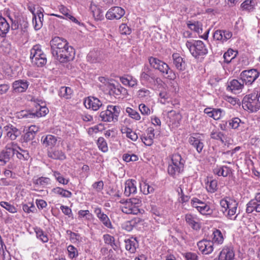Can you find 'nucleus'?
<instances>
[{"label": "nucleus", "mask_w": 260, "mask_h": 260, "mask_svg": "<svg viewBox=\"0 0 260 260\" xmlns=\"http://www.w3.org/2000/svg\"><path fill=\"white\" fill-rule=\"evenodd\" d=\"M199 249L203 254H209L213 251V242L211 240H202L198 243Z\"/></svg>", "instance_id": "obj_20"}, {"label": "nucleus", "mask_w": 260, "mask_h": 260, "mask_svg": "<svg viewBox=\"0 0 260 260\" xmlns=\"http://www.w3.org/2000/svg\"><path fill=\"white\" fill-rule=\"evenodd\" d=\"M121 132L125 134L126 137L133 141H136L138 139V136L136 133L132 130V128L124 126L121 128Z\"/></svg>", "instance_id": "obj_36"}, {"label": "nucleus", "mask_w": 260, "mask_h": 260, "mask_svg": "<svg viewBox=\"0 0 260 260\" xmlns=\"http://www.w3.org/2000/svg\"><path fill=\"white\" fill-rule=\"evenodd\" d=\"M29 83L25 80L19 79L14 81L12 84V91L14 93L25 92L28 88Z\"/></svg>", "instance_id": "obj_22"}, {"label": "nucleus", "mask_w": 260, "mask_h": 260, "mask_svg": "<svg viewBox=\"0 0 260 260\" xmlns=\"http://www.w3.org/2000/svg\"><path fill=\"white\" fill-rule=\"evenodd\" d=\"M173 123L178 124L181 119V115L174 111H170L169 115Z\"/></svg>", "instance_id": "obj_52"}, {"label": "nucleus", "mask_w": 260, "mask_h": 260, "mask_svg": "<svg viewBox=\"0 0 260 260\" xmlns=\"http://www.w3.org/2000/svg\"><path fill=\"white\" fill-rule=\"evenodd\" d=\"M16 117L19 119L30 120L35 118L34 113L30 110H21L16 113Z\"/></svg>", "instance_id": "obj_37"}, {"label": "nucleus", "mask_w": 260, "mask_h": 260, "mask_svg": "<svg viewBox=\"0 0 260 260\" xmlns=\"http://www.w3.org/2000/svg\"><path fill=\"white\" fill-rule=\"evenodd\" d=\"M120 208L121 211L127 214L137 215L140 213V207L142 201L140 198H134L120 201Z\"/></svg>", "instance_id": "obj_3"}, {"label": "nucleus", "mask_w": 260, "mask_h": 260, "mask_svg": "<svg viewBox=\"0 0 260 260\" xmlns=\"http://www.w3.org/2000/svg\"><path fill=\"white\" fill-rule=\"evenodd\" d=\"M232 35V32L229 30L218 29L214 31L213 38L215 40L224 43L231 39Z\"/></svg>", "instance_id": "obj_26"}, {"label": "nucleus", "mask_w": 260, "mask_h": 260, "mask_svg": "<svg viewBox=\"0 0 260 260\" xmlns=\"http://www.w3.org/2000/svg\"><path fill=\"white\" fill-rule=\"evenodd\" d=\"M35 230L38 239L40 240L43 243H47L48 241L49 238L47 235L45 234L42 229L37 228L35 229Z\"/></svg>", "instance_id": "obj_45"}, {"label": "nucleus", "mask_w": 260, "mask_h": 260, "mask_svg": "<svg viewBox=\"0 0 260 260\" xmlns=\"http://www.w3.org/2000/svg\"><path fill=\"white\" fill-rule=\"evenodd\" d=\"M151 213L154 216V219L161 223L165 221L167 217V211L161 208L153 207L151 209Z\"/></svg>", "instance_id": "obj_25"}, {"label": "nucleus", "mask_w": 260, "mask_h": 260, "mask_svg": "<svg viewBox=\"0 0 260 260\" xmlns=\"http://www.w3.org/2000/svg\"><path fill=\"white\" fill-rule=\"evenodd\" d=\"M126 112L128 114L129 117L136 120H139L141 118L139 113L131 108H126Z\"/></svg>", "instance_id": "obj_54"}, {"label": "nucleus", "mask_w": 260, "mask_h": 260, "mask_svg": "<svg viewBox=\"0 0 260 260\" xmlns=\"http://www.w3.org/2000/svg\"><path fill=\"white\" fill-rule=\"evenodd\" d=\"M53 175L55 177V179L60 184L67 185L69 182V179L64 178L58 171H53Z\"/></svg>", "instance_id": "obj_47"}, {"label": "nucleus", "mask_w": 260, "mask_h": 260, "mask_svg": "<svg viewBox=\"0 0 260 260\" xmlns=\"http://www.w3.org/2000/svg\"><path fill=\"white\" fill-rule=\"evenodd\" d=\"M140 80L141 82L147 83H158L161 81V79L156 77L147 66H145L142 69L140 75Z\"/></svg>", "instance_id": "obj_9"}, {"label": "nucleus", "mask_w": 260, "mask_h": 260, "mask_svg": "<svg viewBox=\"0 0 260 260\" xmlns=\"http://www.w3.org/2000/svg\"><path fill=\"white\" fill-rule=\"evenodd\" d=\"M10 26L7 20L2 16L0 17V36L5 37L9 31Z\"/></svg>", "instance_id": "obj_34"}, {"label": "nucleus", "mask_w": 260, "mask_h": 260, "mask_svg": "<svg viewBox=\"0 0 260 260\" xmlns=\"http://www.w3.org/2000/svg\"><path fill=\"white\" fill-rule=\"evenodd\" d=\"M98 218L106 228L110 229H113L112 224L108 216L104 213L100 216Z\"/></svg>", "instance_id": "obj_46"}, {"label": "nucleus", "mask_w": 260, "mask_h": 260, "mask_svg": "<svg viewBox=\"0 0 260 260\" xmlns=\"http://www.w3.org/2000/svg\"><path fill=\"white\" fill-rule=\"evenodd\" d=\"M6 137L11 141L15 140L21 134V131L15 125L8 123L3 127Z\"/></svg>", "instance_id": "obj_15"}, {"label": "nucleus", "mask_w": 260, "mask_h": 260, "mask_svg": "<svg viewBox=\"0 0 260 260\" xmlns=\"http://www.w3.org/2000/svg\"><path fill=\"white\" fill-rule=\"evenodd\" d=\"M97 145L99 148L104 152H106L108 150V147L106 141L103 137L99 138L97 141Z\"/></svg>", "instance_id": "obj_51"}, {"label": "nucleus", "mask_w": 260, "mask_h": 260, "mask_svg": "<svg viewBox=\"0 0 260 260\" xmlns=\"http://www.w3.org/2000/svg\"><path fill=\"white\" fill-rule=\"evenodd\" d=\"M217 188V181L216 180H212L206 184V189L209 192L214 193Z\"/></svg>", "instance_id": "obj_48"}, {"label": "nucleus", "mask_w": 260, "mask_h": 260, "mask_svg": "<svg viewBox=\"0 0 260 260\" xmlns=\"http://www.w3.org/2000/svg\"><path fill=\"white\" fill-rule=\"evenodd\" d=\"M185 219L186 223L193 230H198L200 229V219L196 215L187 214L185 215Z\"/></svg>", "instance_id": "obj_27"}, {"label": "nucleus", "mask_w": 260, "mask_h": 260, "mask_svg": "<svg viewBox=\"0 0 260 260\" xmlns=\"http://www.w3.org/2000/svg\"><path fill=\"white\" fill-rule=\"evenodd\" d=\"M173 64L176 69L180 71L185 69V63L183 58L178 53H174L172 55Z\"/></svg>", "instance_id": "obj_32"}, {"label": "nucleus", "mask_w": 260, "mask_h": 260, "mask_svg": "<svg viewBox=\"0 0 260 260\" xmlns=\"http://www.w3.org/2000/svg\"><path fill=\"white\" fill-rule=\"evenodd\" d=\"M124 242L126 250L131 253H135L139 246L138 242L136 239L133 238L125 239Z\"/></svg>", "instance_id": "obj_31"}, {"label": "nucleus", "mask_w": 260, "mask_h": 260, "mask_svg": "<svg viewBox=\"0 0 260 260\" xmlns=\"http://www.w3.org/2000/svg\"><path fill=\"white\" fill-rule=\"evenodd\" d=\"M253 2L251 0H245L243 3H242L241 6L243 10H251L253 7L252 5V3Z\"/></svg>", "instance_id": "obj_63"}, {"label": "nucleus", "mask_w": 260, "mask_h": 260, "mask_svg": "<svg viewBox=\"0 0 260 260\" xmlns=\"http://www.w3.org/2000/svg\"><path fill=\"white\" fill-rule=\"evenodd\" d=\"M253 212L260 213V192L256 193L246 204V212L250 214Z\"/></svg>", "instance_id": "obj_14"}, {"label": "nucleus", "mask_w": 260, "mask_h": 260, "mask_svg": "<svg viewBox=\"0 0 260 260\" xmlns=\"http://www.w3.org/2000/svg\"><path fill=\"white\" fill-rule=\"evenodd\" d=\"M186 46L192 56L195 57L204 55L208 53V50L205 45L200 40L187 41L186 43Z\"/></svg>", "instance_id": "obj_7"}, {"label": "nucleus", "mask_w": 260, "mask_h": 260, "mask_svg": "<svg viewBox=\"0 0 260 260\" xmlns=\"http://www.w3.org/2000/svg\"><path fill=\"white\" fill-rule=\"evenodd\" d=\"M139 109L142 115H148L151 113L149 108L144 104H141L139 106Z\"/></svg>", "instance_id": "obj_64"}, {"label": "nucleus", "mask_w": 260, "mask_h": 260, "mask_svg": "<svg viewBox=\"0 0 260 260\" xmlns=\"http://www.w3.org/2000/svg\"><path fill=\"white\" fill-rule=\"evenodd\" d=\"M211 138L215 140H220L222 143L224 142L223 139L224 135L220 132L213 131L211 133Z\"/></svg>", "instance_id": "obj_59"}, {"label": "nucleus", "mask_w": 260, "mask_h": 260, "mask_svg": "<svg viewBox=\"0 0 260 260\" xmlns=\"http://www.w3.org/2000/svg\"><path fill=\"white\" fill-rule=\"evenodd\" d=\"M30 58L32 63L38 67H43L47 62L46 55L44 53L39 44L34 45L31 49Z\"/></svg>", "instance_id": "obj_6"}, {"label": "nucleus", "mask_w": 260, "mask_h": 260, "mask_svg": "<svg viewBox=\"0 0 260 260\" xmlns=\"http://www.w3.org/2000/svg\"><path fill=\"white\" fill-rule=\"evenodd\" d=\"M218 260H236L235 254L232 246H225L220 251Z\"/></svg>", "instance_id": "obj_19"}, {"label": "nucleus", "mask_w": 260, "mask_h": 260, "mask_svg": "<svg viewBox=\"0 0 260 260\" xmlns=\"http://www.w3.org/2000/svg\"><path fill=\"white\" fill-rule=\"evenodd\" d=\"M72 93V90L69 87H61L59 89V95L61 97H63L66 99H69L71 98V95Z\"/></svg>", "instance_id": "obj_44"}, {"label": "nucleus", "mask_w": 260, "mask_h": 260, "mask_svg": "<svg viewBox=\"0 0 260 260\" xmlns=\"http://www.w3.org/2000/svg\"><path fill=\"white\" fill-rule=\"evenodd\" d=\"M188 26L191 30H192L198 33L202 32V29L201 27L200 24L198 22H194L192 23H188Z\"/></svg>", "instance_id": "obj_60"}, {"label": "nucleus", "mask_w": 260, "mask_h": 260, "mask_svg": "<svg viewBox=\"0 0 260 260\" xmlns=\"http://www.w3.org/2000/svg\"><path fill=\"white\" fill-rule=\"evenodd\" d=\"M154 129L152 127H148L146 131V134L143 135L141 139L142 141L147 146H151L153 143V139L154 138Z\"/></svg>", "instance_id": "obj_28"}, {"label": "nucleus", "mask_w": 260, "mask_h": 260, "mask_svg": "<svg viewBox=\"0 0 260 260\" xmlns=\"http://www.w3.org/2000/svg\"><path fill=\"white\" fill-rule=\"evenodd\" d=\"M204 136L203 134H193L189 138V143L197 151L201 153L204 148Z\"/></svg>", "instance_id": "obj_12"}, {"label": "nucleus", "mask_w": 260, "mask_h": 260, "mask_svg": "<svg viewBox=\"0 0 260 260\" xmlns=\"http://www.w3.org/2000/svg\"><path fill=\"white\" fill-rule=\"evenodd\" d=\"M50 45L52 55L57 53L59 50L67 48L69 46L67 40L58 37H55L51 40Z\"/></svg>", "instance_id": "obj_13"}, {"label": "nucleus", "mask_w": 260, "mask_h": 260, "mask_svg": "<svg viewBox=\"0 0 260 260\" xmlns=\"http://www.w3.org/2000/svg\"><path fill=\"white\" fill-rule=\"evenodd\" d=\"M220 205L222 208V212L228 218L233 220L236 219L237 214L235 215L238 203L235 199L230 197H225L220 200Z\"/></svg>", "instance_id": "obj_4"}, {"label": "nucleus", "mask_w": 260, "mask_h": 260, "mask_svg": "<svg viewBox=\"0 0 260 260\" xmlns=\"http://www.w3.org/2000/svg\"><path fill=\"white\" fill-rule=\"evenodd\" d=\"M52 191L54 193L59 195L63 198H69L72 196V193L71 191L59 187H56L53 188Z\"/></svg>", "instance_id": "obj_40"}, {"label": "nucleus", "mask_w": 260, "mask_h": 260, "mask_svg": "<svg viewBox=\"0 0 260 260\" xmlns=\"http://www.w3.org/2000/svg\"><path fill=\"white\" fill-rule=\"evenodd\" d=\"M41 141L44 146L52 148L55 145L57 138L52 135H47L42 137Z\"/></svg>", "instance_id": "obj_33"}, {"label": "nucleus", "mask_w": 260, "mask_h": 260, "mask_svg": "<svg viewBox=\"0 0 260 260\" xmlns=\"http://www.w3.org/2000/svg\"><path fill=\"white\" fill-rule=\"evenodd\" d=\"M213 237L211 241L213 242V244H222L224 241V237L221 232L219 230H216L213 233Z\"/></svg>", "instance_id": "obj_39"}, {"label": "nucleus", "mask_w": 260, "mask_h": 260, "mask_svg": "<svg viewBox=\"0 0 260 260\" xmlns=\"http://www.w3.org/2000/svg\"><path fill=\"white\" fill-rule=\"evenodd\" d=\"M103 239L105 244L110 245L113 248L117 247L115 243V238L114 237L109 234H105L103 236Z\"/></svg>", "instance_id": "obj_53"}, {"label": "nucleus", "mask_w": 260, "mask_h": 260, "mask_svg": "<svg viewBox=\"0 0 260 260\" xmlns=\"http://www.w3.org/2000/svg\"><path fill=\"white\" fill-rule=\"evenodd\" d=\"M231 172V168L227 166L217 167L213 169V173L218 176L225 177L228 176Z\"/></svg>", "instance_id": "obj_35"}, {"label": "nucleus", "mask_w": 260, "mask_h": 260, "mask_svg": "<svg viewBox=\"0 0 260 260\" xmlns=\"http://www.w3.org/2000/svg\"><path fill=\"white\" fill-rule=\"evenodd\" d=\"M244 83L242 81L240 82L237 79H232L228 82L226 90L235 93H239L244 88Z\"/></svg>", "instance_id": "obj_24"}, {"label": "nucleus", "mask_w": 260, "mask_h": 260, "mask_svg": "<svg viewBox=\"0 0 260 260\" xmlns=\"http://www.w3.org/2000/svg\"><path fill=\"white\" fill-rule=\"evenodd\" d=\"M84 104L86 108L96 111L102 107V103L96 98L89 96L84 100Z\"/></svg>", "instance_id": "obj_23"}, {"label": "nucleus", "mask_w": 260, "mask_h": 260, "mask_svg": "<svg viewBox=\"0 0 260 260\" xmlns=\"http://www.w3.org/2000/svg\"><path fill=\"white\" fill-rule=\"evenodd\" d=\"M150 91L144 88H141L137 91V95L140 99L150 97Z\"/></svg>", "instance_id": "obj_57"}, {"label": "nucleus", "mask_w": 260, "mask_h": 260, "mask_svg": "<svg viewBox=\"0 0 260 260\" xmlns=\"http://www.w3.org/2000/svg\"><path fill=\"white\" fill-rule=\"evenodd\" d=\"M198 211L203 215H209L212 212L210 206L206 203L204 204V205L201 206V208H199Z\"/></svg>", "instance_id": "obj_56"}, {"label": "nucleus", "mask_w": 260, "mask_h": 260, "mask_svg": "<svg viewBox=\"0 0 260 260\" xmlns=\"http://www.w3.org/2000/svg\"><path fill=\"white\" fill-rule=\"evenodd\" d=\"M17 157L20 160H28L30 156L28 151L18 147V150L15 149V153Z\"/></svg>", "instance_id": "obj_38"}, {"label": "nucleus", "mask_w": 260, "mask_h": 260, "mask_svg": "<svg viewBox=\"0 0 260 260\" xmlns=\"http://www.w3.org/2000/svg\"><path fill=\"white\" fill-rule=\"evenodd\" d=\"M32 182L37 191L42 190V189L51 184V179L48 177L34 176Z\"/></svg>", "instance_id": "obj_16"}, {"label": "nucleus", "mask_w": 260, "mask_h": 260, "mask_svg": "<svg viewBox=\"0 0 260 260\" xmlns=\"http://www.w3.org/2000/svg\"><path fill=\"white\" fill-rule=\"evenodd\" d=\"M242 107L251 112L257 111L260 109V91L246 94L243 99Z\"/></svg>", "instance_id": "obj_1"}, {"label": "nucleus", "mask_w": 260, "mask_h": 260, "mask_svg": "<svg viewBox=\"0 0 260 260\" xmlns=\"http://www.w3.org/2000/svg\"><path fill=\"white\" fill-rule=\"evenodd\" d=\"M49 112L48 109L45 106L38 105L36 107V111L34 112L35 115V118L45 116Z\"/></svg>", "instance_id": "obj_43"}, {"label": "nucleus", "mask_w": 260, "mask_h": 260, "mask_svg": "<svg viewBox=\"0 0 260 260\" xmlns=\"http://www.w3.org/2000/svg\"><path fill=\"white\" fill-rule=\"evenodd\" d=\"M137 192L136 181L135 180H127L125 182L124 193L125 196L129 197Z\"/></svg>", "instance_id": "obj_30"}, {"label": "nucleus", "mask_w": 260, "mask_h": 260, "mask_svg": "<svg viewBox=\"0 0 260 260\" xmlns=\"http://www.w3.org/2000/svg\"><path fill=\"white\" fill-rule=\"evenodd\" d=\"M185 160L179 153L172 155L171 161L168 167V173L173 178H176L184 170Z\"/></svg>", "instance_id": "obj_2"}, {"label": "nucleus", "mask_w": 260, "mask_h": 260, "mask_svg": "<svg viewBox=\"0 0 260 260\" xmlns=\"http://www.w3.org/2000/svg\"><path fill=\"white\" fill-rule=\"evenodd\" d=\"M140 188L141 191L145 194L152 193L154 191L153 187L145 182L141 185Z\"/></svg>", "instance_id": "obj_55"}, {"label": "nucleus", "mask_w": 260, "mask_h": 260, "mask_svg": "<svg viewBox=\"0 0 260 260\" xmlns=\"http://www.w3.org/2000/svg\"><path fill=\"white\" fill-rule=\"evenodd\" d=\"M111 93L115 94L116 95H119L120 94H125L127 93V90L126 88L121 86L120 85H113L111 86L110 90Z\"/></svg>", "instance_id": "obj_41"}, {"label": "nucleus", "mask_w": 260, "mask_h": 260, "mask_svg": "<svg viewBox=\"0 0 260 260\" xmlns=\"http://www.w3.org/2000/svg\"><path fill=\"white\" fill-rule=\"evenodd\" d=\"M48 155L55 159L64 160L66 158L65 154L61 150H55L49 152Z\"/></svg>", "instance_id": "obj_42"}, {"label": "nucleus", "mask_w": 260, "mask_h": 260, "mask_svg": "<svg viewBox=\"0 0 260 260\" xmlns=\"http://www.w3.org/2000/svg\"><path fill=\"white\" fill-rule=\"evenodd\" d=\"M120 112V108L117 106L108 105L107 109L100 113V116L102 121L105 122H115Z\"/></svg>", "instance_id": "obj_8"}, {"label": "nucleus", "mask_w": 260, "mask_h": 260, "mask_svg": "<svg viewBox=\"0 0 260 260\" xmlns=\"http://www.w3.org/2000/svg\"><path fill=\"white\" fill-rule=\"evenodd\" d=\"M0 205L11 213H15L17 211V208L14 205L10 204L8 202L2 201L0 202Z\"/></svg>", "instance_id": "obj_50"}, {"label": "nucleus", "mask_w": 260, "mask_h": 260, "mask_svg": "<svg viewBox=\"0 0 260 260\" xmlns=\"http://www.w3.org/2000/svg\"><path fill=\"white\" fill-rule=\"evenodd\" d=\"M119 80L123 85L131 88L136 87L138 84L137 79L129 75H126L120 77Z\"/></svg>", "instance_id": "obj_29"}, {"label": "nucleus", "mask_w": 260, "mask_h": 260, "mask_svg": "<svg viewBox=\"0 0 260 260\" xmlns=\"http://www.w3.org/2000/svg\"><path fill=\"white\" fill-rule=\"evenodd\" d=\"M149 62L152 68L158 70L164 76L170 80H174L176 76L169 66L163 61L153 57L149 58Z\"/></svg>", "instance_id": "obj_5"}, {"label": "nucleus", "mask_w": 260, "mask_h": 260, "mask_svg": "<svg viewBox=\"0 0 260 260\" xmlns=\"http://www.w3.org/2000/svg\"><path fill=\"white\" fill-rule=\"evenodd\" d=\"M69 257L73 259L78 256L77 249L73 245H70L67 248Z\"/></svg>", "instance_id": "obj_58"}, {"label": "nucleus", "mask_w": 260, "mask_h": 260, "mask_svg": "<svg viewBox=\"0 0 260 260\" xmlns=\"http://www.w3.org/2000/svg\"><path fill=\"white\" fill-rule=\"evenodd\" d=\"M124 14L125 11L123 9L119 7H114L109 10L106 14V17L110 20L119 19Z\"/></svg>", "instance_id": "obj_21"}, {"label": "nucleus", "mask_w": 260, "mask_h": 260, "mask_svg": "<svg viewBox=\"0 0 260 260\" xmlns=\"http://www.w3.org/2000/svg\"><path fill=\"white\" fill-rule=\"evenodd\" d=\"M75 51L74 48L70 46L59 50L57 53L54 54L53 56L56 57L61 62H64L72 59L74 58Z\"/></svg>", "instance_id": "obj_11"}, {"label": "nucleus", "mask_w": 260, "mask_h": 260, "mask_svg": "<svg viewBox=\"0 0 260 260\" xmlns=\"http://www.w3.org/2000/svg\"><path fill=\"white\" fill-rule=\"evenodd\" d=\"M15 153V149L7 145L0 153V166H4L8 162Z\"/></svg>", "instance_id": "obj_17"}, {"label": "nucleus", "mask_w": 260, "mask_h": 260, "mask_svg": "<svg viewBox=\"0 0 260 260\" xmlns=\"http://www.w3.org/2000/svg\"><path fill=\"white\" fill-rule=\"evenodd\" d=\"M119 31L122 35H129L131 33V29L126 24L123 23L119 26Z\"/></svg>", "instance_id": "obj_61"}, {"label": "nucleus", "mask_w": 260, "mask_h": 260, "mask_svg": "<svg viewBox=\"0 0 260 260\" xmlns=\"http://www.w3.org/2000/svg\"><path fill=\"white\" fill-rule=\"evenodd\" d=\"M259 73L256 69L244 70L240 74V78L246 85H251L259 77Z\"/></svg>", "instance_id": "obj_10"}, {"label": "nucleus", "mask_w": 260, "mask_h": 260, "mask_svg": "<svg viewBox=\"0 0 260 260\" xmlns=\"http://www.w3.org/2000/svg\"><path fill=\"white\" fill-rule=\"evenodd\" d=\"M204 202L196 198L191 200V206L196 208L198 211L199 210V208H201V206L204 205Z\"/></svg>", "instance_id": "obj_62"}, {"label": "nucleus", "mask_w": 260, "mask_h": 260, "mask_svg": "<svg viewBox=\"0 0 260 260\" xmlns=\"http://www.w3.org/2000/svg\"><path fill=\"white\" fill-rule=\"evenodd\" d=\"M237 55V53L231 49H229L223 55L224 61L226 63H230L232 59H234Z\"/></svg>", "instance_id": "obj_49"}, {"label": "nucleus", "mask_w": 260, "mask_h": 260, "mask_svg": "<svg viewBox=\"0 0 260 260\" xmlns=\"http://www.w3.org/2000/svg\"><path fill=\"white\" fill-rule=\"evenodd\" d=\"M57 9L59 12L61 13L63 16L56 14H51V16H56L57 17L65 19L67 20H70L75 23L78 22V20L72 15L71 11L67 7L62 5H60L57 7Z\"/></svg>", "instance_id": "obj_18"}]
</instances>
